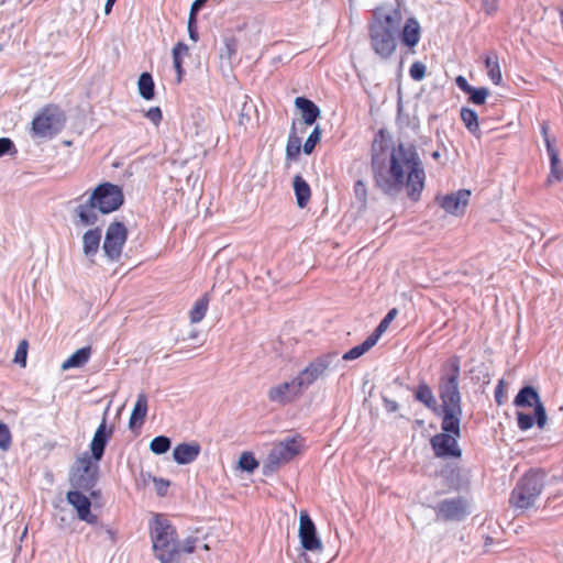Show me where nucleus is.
I'll list each match as a JSON object with an SVG mask.
<instances>
[{"label": "nucleus", "mask_w": 563, "mask_h": 563, "mask_svg": "<svg viewBox=\"0 0 563 563\" xmlns=\"http://www.w3.org/2000/svg\"><path fill=\"white\" fill-rule=\"evenodd\" d=\"M543 477L539 472L526 474L514 488L510 504L520 509L531 507L543 488Z\"/></svg>", "instance_id": "423d86ee"}, {"label": "nucleus", "mask_w": 563, "mask_h": 563, "mask_svg": "<svg viewBox=\"0 0 563 563\" xmlns=\"http://www.w3.org/2000/svg\"><path fill=\"white\" fill-rule=\"evenodd\" d=\"M12 445V433L9 427L0 421V450L7 452Z\"/></svg>", "instance_id": "72a5a7b5"}, {"label": "nucleus", "mask_w": 563, "mask_h": 563, "mask_svg": "<svg viewBox=\"0 0 563 563\" xmlns=\"http://www.w3.org/2000/svg\"><path fill=\"white\" fill-rule=\"evenodd\" d=\"M208 307H209V296H208V294H205L201 298H199L195 302L194 307L189 311L190 322L191 323L200 322L205 318V316L208 311Z\"/></svg>", "instance_id": "c85d7f7f"}, {"label": "nucleus", "mask_w": 563, "mask_h": 563, "mask_svg": "<svg viewBox=\"0 0 563 563\" xmlns=\"http://www.w3.org/2000/svg\"><path fill=\"white\" fill-rule=\"evenodd\" d=\"M156 492L159 496H165L169 486V482L165 481L163 478L161 479H154Z\"/></svg>", "instance_id": "3c124183"}, {"label": "nucleus", "mask_w": 563, "mask_h": 563, "mask_svg": "<svg viewBox=\"0 0 563 563\" xmlns=\"http://www.w3.org/2000/svg\"><path fill=\"white\" fill-rule=\"evenodd\" d=\"M437 518L444 521H460L466 515V505L461 498L444 499L437 507Z\"/></svg>", "instance_id": "2eb2a0df"}, {"label": "nucleus", "mask_w": 563, "mask_h": 563, "mask_svg": "<svg viewBox=\"0 0 563 563\" xmlns=\"http://www.w3.org/2000/svg\"><path fill=\"white\" fill-rule=\"evenodd\" d=\"M303 394V388L295 377L290 382H283L271 387L267 391L269 401L286 406L297 401Z\"/></svg>", "instance_id": "9b49d317"}, {"label": "nucleus", "mask_w": 563, "mask_h": 563, "mask_svg": "<svg viewBox=\"0 0 563 563\" xmlns=\"http://www.w3.org/2000/svg\"><path fill=\"white\" fill-rule=\"evenodd\" d=\"M388 325L389 322L386 319H383L373 333L379 339L380 335L387 330Z\"/></svg>", "instance_id": "6e6d98bb"}, {"label": "nucleus", "mask_w": 563, "mask_h": 563, "mask_svg": "<svg viewBox=\"0 0 563 563\" xmlns=\"http://www.w3.org/2000/svg\"><path fill=\"white\" fill-rule=\"evenodd\" d=\"M145 117L154 124L159 125L163 120V113L159 107H152L145 112Z\"/></svg>", "instance_id": "a19ab883"}, {"label": "nucleus", "mask_w": 563, "mask_h": 563, "mask_svg": "<svg viewBox=\"0 0 563 563\" xmlns=\"http://www.w3.org/2000/svg\"><path fill=\"white\" fill-rule=\"evenodd\" d=\"M298 537L301 547L306 551H320L322 542L317 536V529L307 511H301L299 517Z\"/></svg>", "instance_id": "4468645a"}, {"label": "nucleus", "mask_w": 563, "mask_h": 563, "mask_svg": "<svg viewBox=\"0 0 563 563\" xmlns=\"http://www.w3.org/2000/svg\"><path fill=\"white\" fill-rule=\"evenodd\" d=\"M505 383L504 380H499L496 390H495V400L498 405H503L505 400L504 394Z\"/></svg>", "instance_id": "603ef678"}, {"label": "nucleus", "mask_w": 563, "mask_h": 563, "mask_svg": "<svg viewBox=\"0 0 563 563\" xmlns=\"http://www.w3.org/2000/svg\"><path fill=\"white\" fill-rule=\"evenodd\" d=\"M461 119L465 124L466 129L474 134L475 136H479V125H478V117L477 113L470 108H462L461 110Z\"/></svg>", "instance_id": "c756f323"}, {"label": "nucleus", "mask_w": 563, "mask_h": 563, "mask_svg": "<svg viewBox=\"0 0 563 563\" xmlns=\"http://www.w3.org/2000/svg\"><path fill=\"white\" fill-rule=\"evenodd\" d=\"M416 399L430 409H435L437 400L431 388L427 384H420L416 390Z\"/></svg>", "instance_id": "7c9ffc66"}, {"label": "nucleus", "mask_w": 563, "mask_h": 563, "mask_svg": "<svg viewBox=\"0 0 563 563\" xmlns=\"http://www.w3.org/2000/svg\"><path fill=\"white\" fill-rule=\"evenodd\" d=\"M402 44L408 47H415L420 40V25L415 18H409L400 33Z\"/></svg>", "instance_id": "412c9836"}, {"label": "nucleus", "mask_w": 563, "mask_h": 563, "mask_svg": "<svg viewBox=\"0 0 563 563\" xmlns=\"http://www.w3.org/2000/svg\"><path fill=\"white\" fill-rule=\"evenodd\" d=\"M470 197V190L460 189L455 192L438 198V201L448 213L460 216L464 213L465 208L468 205Z\"/></svg>", "instance_id": "f3484780"}, {"label": "nucleus", "mask_w": 563, "mask_h": 563, "mask_svg": "<svg viewBox=\"0 0 563 563\" xmlns=\"http://www.w3.org/2000/svg\"><path fill=\"white\" fill-rule=\"evenodd\" d=\"M544 143H545V146H547L548 154H551V153L558 151L555 148L554 144H553V141L550 137H545Z\"/></svg>", "instance_id": "bf43d9fd"}, {"label": "nucleus", "mask_w": 563, "mask_h": 563, "mask_svg": "<svg viewBox=\"0 0 563 563\" xmlns=\"http://www.w3.org/2000/svg\"><path fill=\"white\" fill-rule=\"evenodd\" d=\"M224 47H225V51H227V57L228 58L233 57L235 55V53H236V47H238L236 38L233 37V36L227 37L224 40Z\"/></svg>", "instance_id": "37998d69"}, {"label": "nucleus", "mask_w": 563, "mask_h": 563, "mask_svg": "<svg viewBox=\"0 0 563 563\" xmlns=\"http://www.w3.org/2000/svg\"><path fill=\"white\" fill-rule=\"evenodd\" d=\"M534 419L536 417L529 413H525L521 411L517 412V423L521 431L529 430L533 426Z\"/></svg>", "instance_id": "58836bf2"}, {"label": "nucleus", "mask_w": 563, "mask_h": 563, "mask_svg": "<svg viewBox=\"0 0 563 563\" xmlns=\"http://www.w3.org/2000/svg\"><path fill=\"white\" fill-rule=\"evenodd\" d=\"M377 341L378 338L374 333L368 335L362 344L354 346V358L362 356L364 353L371 350L377 343Z\"/></svg>", "instance_id": "c9c22d12"}, {"label": "nucleus", "mask_w": 563, "mask_h": 563, "mask_svg": "<svg viewBox=\"0 0 563 563\" xmlns=\"http://www.w3.org/2000/svg\"><path fill=\"white\" fill-rule=\"evenodd\" d=\"M541 132H542L544 140H545V137H549V125L547 123L542 124Z\"/></svg>", "instance_id": "69168bd1"}, {"label": "nucleus", "mask_w": 563, "mask_h": 563, "mask_svg": "<svg viewBox=\"0 0 563 563\" xmlns=\"http://www.w3.org/2000/svg\"><path fill=\"white\" fill-rule=\"evenodd\" d=\"M67 501L76 509L77 516L80 520L95 525L98 521V516L93 515L90 510V499L79 490H69L66 495Z\"/></svg>", "instance_id": "dca6fc26"}, {"label": "nucleus", "mask_w": 563, "mask_h": 563, "mask_svg": "<svg viewBox=\"0 0 563 563\" xmlns=\"http://www.w3.org/2000/svg\"><path fill=\"white\" fill-rule=\"evenodd\" d=\"M91 347L85 346L73 353L63 364V369L84 366L90 358Z\"/></svg>", "instance_id": "393cba45"}, {"label": "nucleus", "mask_w": 563, "mask_h": 563, "mask_svg": "<svg viewBox=\"0 0 563 563\" xmlns=\"http://www.w3.org/2000/svg\"><path fill=\"white\" fill-rule=\"evenodd\" d=\"M301 151V139L298 136L295 122H292L291 131L289 133L287 144H286V158L290 162H295L298 159Z\"/></svg>", "instance_id": "a878e982"}, {"label": "nucleus", "mask_w": 563, "mask_h": 563, "mask_svg": "<svg viewBox=\"0 0 563 563\" xmlns=\"http://www.w3.org/2000/svg\"><path fill=\"white\" fill-rule=\"evenodd\" d=\"M322 130L319 125H316L305 144L302 145V151L305 154L310 155L317 144L321 141Z\"/></svg>", "instance_id": "2f4dec72"}, {"label": "nucleus", "mask_w": 563, "mask_h": 563, "mask_svg": "<svg viewBox=\"0 0 563 563\" xmlns=\"http://www.w3.org/2000/svg\"><path fill=\"white\" fill-rule=\"evenodd\" d=\"M409 73L412 79L421 80L426 75V66L420 62H415L411 65Z\"/></svg>", "instance_id": "79ce46f5"}, {"label": "nucleus", "mask_w": 563, "mask_h": 563, "mask_svg": "<svg viewBox=\"0 0 563 563\" xmlns=\"http://www.w3.org/2000/svg\"><path fill=\"white\" fill-rule=\"evenodd\" d=\"M147 413V396L144 393L137 395L136 402L130 416V428L142 426Z\"/></svg>", "instance_id": "b1692460"}, {"label": "nucleus", "mask_w": 563, "mask_h": 563, "mask_svg": "<svg viewBox=\"0 0 563 563\" xmlns=\"http://www.w3.org/2000/svg\"><path fill=\"white\" fill-rule=\"evenodd\" d=\"M29 343L26 340H22L15 351L13 362L19 364L21 367L26 366V356H27Z\"/></svg>", "instance_id": "e433bc0d"}, {"label": "nucleus", "mask_w": 563, "mask_h": 563, "mask_svg": "<svg viewBox=\"0 0 563 563\" xmlns=\"http://www.w3.org/2000/svg\"><path fill=\"white\" fill-rule=\"evenodd\" d=\"M124 202L122 188L112 183L98 185L88 200L78 205L76 214L81 225H92L98 221V212L108 214L118 210Z\"/></svg>", "instance_id": "7ed1b4c3"}, {"label": "nucleus", "mask_w": 563, "mask_h": 563, "mask_svg": "<svg viewBox=\"0 0 563 563\" xmlns=\"http://www.w3.org/2000/svg\"><path fill=\"white\" fill-rule=\"evenodd\" d=\"M239 466L247 472H253L258 467V462L251 452H243L239 460Z\"/></svg>", "instance_id": "f704fd0d"}, {"label": "nucleus", "mask_w": 563, "mask_h": 563, "mask_svg": "<svg viewBox=\"0 0 563 563\" xmlns=\"http://www.w3.org/2000/svg\"><path fill=\"white\" fill-rule=\"evenodd\" d=\"M115 1H117V0H107L106 5H104V12H106L107 14H109V13H110V11H111V9H112V7H113V4H114V2H115Z\"/></svg>", "instance_id": "e2e57ef3"}, {"label": "nucleus", "mask_w": 563, "mask_h": 563, "mask_svg": "<svg viewBox=\"0 0 563 563\" xmlns=\"http://www.w3.org/2000/svg\"><path fill=\"white\" fill-rule=\"evenodd\" d=\"M188 51H189V48L184 42H178L173 47V59L175 58V56L183 59V56L187 55Z\"/></svg>", "instance_id": "de8ad7c7"}, {"label": "nucleus", "mask_w": 563, "mask_h": 563, "mask_svg": "<svg viewBox=\"0 0 563 563\" xmlns=\"http://www.w3.org/2000/svg\"><path fill=\"white\" fill-rule=\"evenodd\" d=\"M148 529L154 556L161 563H181L179 562L180 542L172 522L157 514L150 522Z\"/></svg>", "instance_id": "39448f33"}, {"label": "nucleus", "mask_w": 563, "mask_h": 563, "mask_svg": "<svg viewBox=\"0 0 563 563\" xmlns=\"http://www.w3.org/2000/svg\"><path fill=\"white\" fill-rule=\"evenodd\" d=\"M455 82H456V86L465 93H468L471 91V89L473 88V86H471L467 80L465 79V77L463 76H457L456 79H455Z\"/></svg>", "instance_id": "864d4df0"}, {"label": "nucleus", "mask_w": 563, "mask_h": 563, "mask_svg": "<svg viewBox=\"0 0 563 563\" xmlns=\"http://www.w3.org/2000/svg\"><path fill=\"white\" fill-rule=\"evenodd\" d=\"M97 472L98 467L93 465L91 459L85 454L76 461L71 483L77 488L89 490L97 482Z\"/></svg>", "instance_id": "1a4fd4ad"}, {"label": "nucleus", "mask_w": 563, "mask_h": 563, "mask_svg": "<svg viewBox=\"0 0 563 563\" xmlns=\"http://www.w3.org/2000/svg\"><path fill=\"white\" fill-rule=\"evenodd\" d=\"M200 451L198 442L180 443L174 448L173 457L178 464H189L198 457Z\"/></svg>", "instance_id": "6ab92c4d"}, {"label": "nucleus", "mask_w": 563, "mask_h": 563, "mask_svg": "<svg viewBox=\"0 0 563 563\" xmlns=\"http://www.w3.org/2000/svg\"><path fill=\"white\" fill-rule=\"evenodd\" d=\"M331 364V355H322L311 361L303 369H301L296 378L303 389L322 378Z\"/></svg>", "instance_id": "ddd939ff"}, {"label": "nucleus", "mask_w": 563, "mask_h": 563, "mask_svg": "<svg viewBox=\"0 0 563 563\" xmlns=\"http://www.w3.org/2000/svg\"><path fill=\"white\" fill-rule=\"evenodd\" d=\"M397 314V310L396 309H391L386 316L384 319H386L389 323L394 320V318L396 317Z\"/></svg>", "instance_id": "680f3d73"}, {"label": "nucleus", "mask_w": 563, "mask_h": 563, "mask_svg": "<svg viewBox=\"0 0 563 563\" xmlns=\"http://www.w3.org/2000/svg\"><path fill=\"white\" fill-rule=\"evenodd\" d=\"M433 157H434V158H438V157H439V153H438V152H434V153H433Z\"/></svg>", "instance_id": "774afa93"}, {"label": "nucleus", "mask_w": 563, "mask_h": 563, "mask_svg": "<svg viewBox=\"0 0 563 563\" xmlns=\"http://www.w3.org/2000/svg\"><path fill=\"white\" fill-rule=\"evenodd\" d=\"M197 543L198 539L194 537L186 538L183 542H180L179 558L183 553H192L196 550Z\"/></svg>", "instance_id": "ea45409f"}, {"label": "nucleus", "mask_w": 563, "mask_h": 563, "mask_svg": "<svg viewBox=\"0 0 563 563\" xmlns=\"http://www.w3.org/2000/svg\"><path fill=\"white\" fill-rule=\"evenodd\" d=\"M292 187L297 206L301 209L306 208L311 198L309 184L300 175H296L292 180Z\"/></svg>", "instance_id": "4be33fe9"}, {"label": "nucleus", "mask_w": 563, "mask_h": 563, "mask_svg": "<svg viewBox=\"0 0 563 563\" xmlns=\"http://www.w3.org/2000/svg\"><path fill=\"white\" fill-rule=\"evenodd\" d=\"M101 242V230L95 228L85 232L82 236V250L86 256L92 257L97 254Z\"/></svg>", "instance_id": "5701e85b"}, {"label": "nucleus", "mask_w": 563, "mask_h": 563, "mask_svg": "<svg viewBox=\"0 0 563 563\" xmlns=\"http://www.w3.org/2000/svg\"><path fill=\"white\" fill-rule=\"evenodd\" d=\"M11 151H13V153L16 152L14 143L8 137H1L0 139V157Z\"/></svg>", "instance_id": "a18cd8bd"}, {"label": "nucleus", "mask_w": 563, "mask_h": 563, "mask_svg": "<svg viewBox=\"0 0 563 563\" xmlns=\"http://www.w3.org/2000/svg\"><path fill=\"white\" fill-rule=\"evenodd\" d=\"M126 239L128 230L123 223H110L104 236L103 251L111 261H115L121 256Z\"/></svg>", "instance_id": "9d476101"}, {"label": "nucleus", "mask_w": 563, "mask_h": 563, "mask_svg": "<svg viewBox=\"0 0 563 563\" xmlns=\"http://www.w3.org/2000/svg\"><path fill=\"white\" fill-rule=\"evenodd\" d=\"M250 120L249 115L243 112L239 115V124L244 125Z\"/></svg>", "instance_id": "0e129e2a"}, {"label": "nucleus", "mask_w": 563, "mask_h": 563, "mask_svg": "<svg viewBox=\"0 0 563 563\" xmlns=\"http://www.w3.org/2000/svg\"><path fill=\"white\" fill-rule=\"evenodd\" d=\"M352 357H353L352 350H349L347 352H345L343 354V360H347L349 361V360H352Z\"/></svg>", "instance_id": "338daca9"}, {"label": "nucleus", "mask_w": 563, "mask_h": 563, "mask_svg": "<svg viewBox=\"0 0 563 563\" xmlns=\"http://www.w3.org/2000/svg\"><path fill=\"white\" fill-rule=\"evenodd\" d=\"M196 22H197V15L189 13L188 33H189V37L195 42L198 41V32H197V27H196Z\"/></svg>", "instance_id": "c03bdc74"}, {"label": "nucleus", "mask_w": 563, "mask_h": 563, "mask_svg": "<svg viewBox=\"0 0 563 563\" xmlns=\"http://www.w3.org/2000/svg\"><path fill=\"white\" fill-rule=\"evenodd\" d=\"M139 92L145 100H152L155 96V85L150 73H142L137 81Z\"/></svg>", "instance_id": "cd10ccee"}, {"label": "nucleus", "mask_w": 563, "mask_h": 563, "mask_svg": "<svg viewBox=\"0 0 563 563\" xmlns=\"http://www.w3.org/2000/svg\"><path fill=\"white\" fill-rule=\"evenodd\" d=\"M65 114L59 106H44L32 120V131L40 137H52L57 134L65 123Z\"/></svg>", "instance_id": "0eeeda50"}, {"label": "nucleus", "mask_w": 563, "mask_h": 563, "mask_svg": "<svg viewBox=\"0 0 563 563\" xmlns=\"http://www.w3.org/2000/svg\"><path fill=\"white\" fill-rule=\"evenodd\" d=\"M372 166L375 183L385 194L396 196L406 190L411 200L419 199L426 174L413 145L399 143L389 148L375 141Z\"/></svg>", "instance_id": "f257e3e1"}, {"label": "nucleus", "mask_w": 563, "mask_h": 563, "mask_svg": "<svg viewBox=\"0 0 563 563\" xmlns=\"http://www.w3.org/2000/svg\"><path fill=\"white\" fill-rule=\"evenodd\" d=\"M384 405L388 412H395L398 409V404L395 400L384 398Z\"/></svg>", "instance_id": "4d7b16f0"}, {"label": "nucleus", "mask_w": 563, "mask_h": 563, "mask_svg": "<svg viewBox=\"0 0 563 563\" xmlns=\"http://www.w3.org/2000/svg\"><path fill=\"white\" fill-rule=\"evenodd\" d=\"M402 21L401 11L398 8L387 11L379 8L374 13L369 24V36L373 49L382 58H388L396 49V34Z\"/></svg>", "instance_id": "20e7f679"}, {"label": "nucleus", "mask_w": 563, "mask_h": 563, "mask_svg": "<svg viewBox=\"0 0 563 563\" xmlns=\"http://www.w3.org/2000/svg\"><path fill=\"white\" fill-rule=\"evenodd\" d=\"M112 434L113 427L108 426L106 417H103L90 443L91 456L95 462H99L102 459L107 443L111 439Z\"/></svg>", "instance_id": "a211bd4d"}, {"label": "nucleus", "mask_w": 563, "mask_h": 563, "mask_svg": "<svg viewBox=\"0 0 563 563\" xmlns=\"http://www.w3.org/2000/svg\"><path fill=\"white\" fill-rule=\"evenodd\" d=\"M354 194L361 200V207H364L365 206L366 191H365V188H364V185H363L362 181H357L356 184H354Z\"/></svg>", "instance_id": "8fccbe9b"}, {"label": "nucleus", "mask_w": 563, "mask_h": 563, "mask_svg": "<svg viewBox=\"0 0 563 563\" xmlns=\"http://www.w3.org/2000/svg\"><path fill=\"white\" fill-rule=\"evenodd\" d=\"M170 448V440L165 435L154 438L150 443V449L155 454H164Z\"/></svg>", "instance_id": "473e14b6"}, {"label": "nucleus", "mask_w": 563, "mask_h": 563, "mask_svg": "<svg viewBox=\"0 0 563 563\" xmlns=\"http://www.w3.org/2000/svg\"><path fill=\"white\" fill-rule=\"evenodd\" d=\"M470 95V101L475 104H483L486 101V98L489 95V90L487 88H472L467 93Z\"/></svg>", "instance_id": "4c0bfd02"}, {"label": "nucleus", "mask_w": 563, "mask_h": 563, "mask_svg": "<svg viewBox=\"0 0 563 563\" xmlns=\"http://www.w3.org/2000/svg\"><path fill=\"white\" fill-rule=\"evenodd\" d=\"M517 407H532L534 406L536 423L539 429H543L547 424L548 417L545 408L540 400L538 391L531 387L526 386L519 390L514 400Z\"/></svg>", "instance_id": "f8f14e48"}, {"label": "nucleus", "mask_w": 563, "mask_h": 563, "mask_svg": "<svg viewBox=\"0 0 563 563\" xmlns=\"http://www.w3.org/2000/svg\"><path fill=\"white\" fill-rule=\"evenodd\" d=\"M305 449V438L300 434L277 442L269 451L267 460L271 465L280 466L301 454Z\"/></svg>", "instance_id": "6e6552de"}, {"label": "nucleus", "mask_w": 563, "mask_h": 563, "mask_svg": "<svg viewBox=\"0 0 563 563\" xmlns=\"http://www.w3.org/2000/svg\"><path fill=\"white\" fill-rule=\"evenodd\" d=\"M295 106L300 111L306 125H312L321 114L319 107L308 98L297 97L295 99Z\"/></svg>", "instance_id": "aec40b11"}, {"label": "nucleus", "mask_w": 563, "mask_h": 563, "mask_svg": "<svg viewBox=\"0 0 563 563\" xmlns=\"http://www.w3.org/2000/svg\"><path fill=\"white\" fill-rule=\"evenodd\" d=\"M173 64L177 73V81L180 82L184 74L183 59L175 56Z\"/></svg>", "instance_id": "5fc2aeb1"}, {"label": "nucleus", "mask_w": 563, "mask_h": 563, "mask_svg": "<svg viewBox=\"0 0 563 563\" xmlns=\"http://www.w3.org/2000/svg\"><path fill=\"white\" fill-rule=\"evenodd\" d=\"M459 377L460 360L453 357L449 361L445 373L442 374L439 380V397L443 411L441 428L445 433L437 434L431 439L434 453L440 457H459L461 455L456 441L461 435L462 418Z\"/></svg>", "instance_id": "f03ea898"}, {"label": "nucleus", "mask_w": 563, "mask_h": 563, "mask_svg": "<svg viewBox=\"0 0 563 563\" xmlns=\"http://www.w3.org/2000/svg\"><path fill=\"white\" fill-rule=\"evenodd\" d=\"M482 5L487 14H493L498 9V0H482Z\"/></svg>", "instance_id": "09e8293b"}, {"label": "nucleus", "mask_w": 563, "mask_h": 563, "mask_svg": "<svg viewBox=\"0 0 563 563\" xmlns=\"http://www.w3.org/2000/svg\"><path fill=\"white\" fill-rule=\"evenodd\" d=\"M563 176V169L560 164L551 165L550 174L548 177L549 183L560 181Z\"/></svg>", "instance_id": "49530a36"}, {"label": "nucleus", "mask_w": 563, "mask_h": 563, "mask_svg": "<svg viewBox=\"0 0 563 563\" xmlns=\"http://www.w3.org/2000/svg\"><path fill=\"white\" fill-rule=\"evenodd\" d=\"M208 0H195L190 7V12L189 13H192V14H196L197 15V12L202 8V5L207 2Z\"/></svg>", "instance_id": "13d9d810"}, {"label": "nucleus", "mask_w": 563, "mask_h": 563, "mask_svg": "<svg viewBox=\"0 0 563 563\" xmlns=\"http://www.w3.org/2000/svg\"><path fill=\"white\" fill-rule=\"evenodd\" d=\"M485 67L489 79L495 85H500L503 80L498 57L495 53L487 55L485 58Z\"/></svg>", "instance_id": "bb28decb"}, {"label": "nucleus", "mask_w": 563, "mask_h": 563, "mask_svg": "<svg viewBox=\"0 0 563 563\" xmlns=\"http://www.w3.org/2000/svg\"><path fill=\"white\" fill-rule=\"evenodd\" d=\"M549 157H550V165H558L560 164V158H559V152H553L551 154H548Z\"/></svg>", "instance_id": "052dcab7"}]
</instances>
